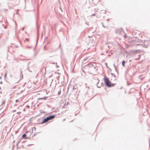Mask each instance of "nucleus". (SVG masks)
Here are the masks:
<instances>
[{
  "instance_id": "obj_1",
  "label": "nucleus",
  "mask_w": 150,
  "mask_h": 150,
  "mask_svg": "<svg viewBox=\"0 0 150 150\" xmlns=\"http://www.w3.org/2000/svg\"><path fill=\"white\" fill-rule=\"evenodd\" d=\"M104 81L105 85L106 86L108 87H111L114 86L113 84H110V81L107 78L105 77L104 78Z\"/></svg>"
},
{
  "instance_id": "obj_2",
  "label": "nucleus",
  "mask_w": 150,
  "mask_h": 150,
  "mask_svg": "<svg viewBox=\"0 0 150 150\" xmlns=\"http://www.w3.org/2000/svg\"><path fill=\"white\" fill-rule=\"evenodd\" d=\"M55 117L54 116L52 115L49 117H48L47 118L44 119L43 121L42 122V124L48 121L49 120L54 119Z\"/></svg>"
},
{
  "instance_id": "obj_4",
  "label": "nucleus",
  "mask_w": 150,
  "mask_h": 150,
  "mask_svg": "<svg viewBox=\"0 0 150 150\" xmlns=\"http://www.w3.org/2000/svg\"><path fill=\"white\" fill-rule=\"evenodd\" d=\"M26 135L25 134H23L22 136V138H24L26 137Z\"/></svg>"
},
{
  "instance_id": "obj_5",
  "label": "nucleus",
  "mask_w": 150,
  "mask_h": 150,
  "mask_svg": "<svg viewBox=\"0 0 150 150\" xmlns=\"http://www.w3.org/2000/svg\"><path fill=\"white\" fill-rule=\"evenodd\" d=\"M21 113V112H18L17 113H18V114H20V113Z\"/></svg>"
},
{
  "instance_id": "obj_3",
  "label": "nucleus",
  "mask_w": 150,
  "mask_h": 150,
  "mask_svg": "<svg viewBox=\"0 0 150 150\" xmlns=\"http://www.w3.org/2000/svg\"><path fill=\"white\" fill-rule=\"evenodd\" d=\"M125 61H123L122 62V65L123 66H125Z\"/></svg>"
},
{
  "instance_id": "obj_6",
  "label": "nucleus",
  "mask_w": 150,
  "mask_h": 150,
  "mask_svg": "<svg viewBox=\"0 0 150 150\" xmlns=\"http://www.w3.org/2000/svg\"><path fill=\"white\" fill-rule=\"evenodd\" d=\"M6 73L5 74V76H6Z\"/></svg>"
}]
</instances>
